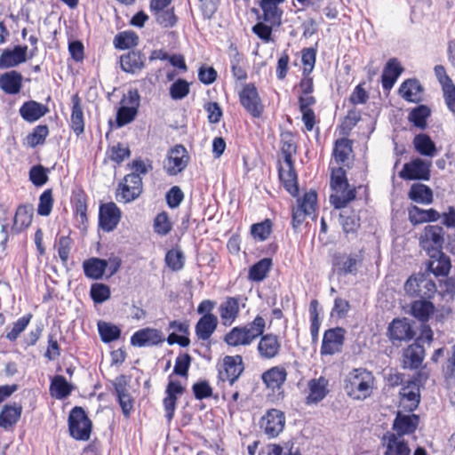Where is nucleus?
Returning <instances> with one entry per match:
<instances>
[{
	"mask_svg": "<svg viewBox=\"0 0 455 455\" xmlns=\"http://www.w3.org/2000/svg\"><path fill=\"white\" fill-rule=\"evenodd\" d=\"M130 171L119 182L116 190V199L119 203H130L142 193V158L137 157L127 164Z\"/></svg>",
	"mask_w": 455,
	"mask_h": 455,
	"instance_id": "obj_1",
	"label": "nucleus"
},
{
	"mask_svg": "<svg viewBox=\"0 0 455 455\" xmlns=\"http://www.w3.org/2000/svg\"><path fill=\"white\" fill-rule=\"evenodd\" d=\"M375 386L373 374L363 368L354 369L349 371L344 380L346 394L355 400H364L369 397Z\"/></svg>",
	"mask_w": 455,
	"mask_h": 455,
	"instance_id": "obj_2",
	"label": "nucleus"
},
{
	"mask_svg": "<svg viewBox=\"0 0 455 455\" xmlns=\"http://www.w3.org/2000/svg\"><path fill=\"white\" fill-rule=\"evenodd\" d=\"M331 188L332 193L330 201L336 209L344 208L355 198V188H350L346 172L342 167L332 168L331 174Z\"/></svg>",
	"mask_w": 455,
	"mask_h": 455,
	"instance_id": "obj_3",
	"label": "nucleus"
},
{
	"mask_svg": "<svg viewBox=\"0 0 455 455\" xmlns=\"http://www.w3.org/2000/svg\"><path fill=\"white\" fill-rule=\"evenodd\" d=\"M266 322L261 316H256L249 324L243 327H234L226 334L224 340L232 347L246 346L263 334Z\"/></svg>",
	"mask_w": 455,
	"mask_h": 455,
	"instance_id": "obj_4",
	"label": "nucleus"
},
{
	"mask_svg": "<svg viewBox=\"0 0 455 455\" xmlns=\"http://www.w3.org/2000/svg\"><path fill=\"white\" fill-rule=\"evenodd\" d=\"M68 431L76 441H88L92 431V422L85 411L79 406L74 407L68 415Z\"/></svg>",
	"mask_w": 455,
	"mask_h": 455,
	"instance_id": "obj_5",
	"label": "nucleus"
},
{
	"mask_svg": "<svg viewBox=\"0 0 455 455\" xmlns=\"http://www.w3.org/2000/svg\"><path fill=\"white\" fill-rule=\"evenodd\" d=\"M404 290L411 296L431 299L436 292L435 283L425 274L411 276L404 284Z\"/></svg>",
	"mask_w": 455,
	"mask_h": 455,
	"instance_id": "obj_6",
	"label": "nucleus"
},
{
	"mask_svg": "<svg viewBox=\"0 0 455 455\" xmlns=\"http://www.w3.org/2000/svg\"><path fill=\"white\" fill-rule=\"evenodd\" d=\"M188 162L189 156L186 148L182 145H176L168 151L164 169L169 175L174 176L185 170Z\"/></svg>",
	"mask_w": 455,
	"mask_h": 455,
	"instance_id": "obj_7",
	"label": "nucleus"
},
{
	"mask_svg": "<svg viewBox=\"0 0 455 455\" xmlns=\"http://www.w3.org/2000/svg\"><path fill=\"white\" fill-rule=\"evenodd\" d=\"M122 218V211L114 202L101 203L99 207V227L104 232L114 231Z\"/></svg>",
	"mask_w": 455,
	"mask_h": 455,
	"instance_id": "obj_8",
	"label": "nucleus"
},
{
	"mask_svg": "<svg viewBox=\"0 0 455 455\" xmlns=\"http://www.w3.org/2000/svg\"><path fill=\"white\" fill-rule=\"evenodd\" d=\"M317 196L315 191H309L301 199H298L297 206L292 209V227L297 228L307 217L315 215Z\"/></svg>",
	"mask_w": 455,
	"mask_h": 455,
	"instance_id": "obj_9",
	"label": "nucleus"
},
{
	"mask_svg": "<svg viewBox=\"0 0 455 455\" xmlns=\"http://www.w3.org/2000/svg\"><path fill=\"white\" fill-rule=\"evenodd\" d=\"M362 261L363 257L360 253H336L332 259V265L339 275H355Z\"/></svg>",
	"mask_w": 455,
	"mask_h": 455,
	"instance_id": "obj_10",
	"label": "nucleus"
},
{
	"mask_svg": "<svg viewBox=\"0 0 455 455\" xmlns=\"http://www.w3.org/2000/svg\"><path fill=\"white\" fill-rule=\"evenodd\" d=\"M431 161L416 158L403 165L399 176L403 180H423L430 178Z\"/></svg>",
	"mask_w": 455,
	"mask_h": 455,
	"instance_id": "obj_11",
	"label": "nucleus"
},
{
	"mask_svg": "<svg viewBox=\"0 0 455 455\" xmlns=\"http://www.w3.org/2000/svg\"><path fill=\"white\" fill-rule=\"evenodd\" d=\"M259 424L264 433L273 438L277 436L283 430L285 417L283 411L276 409H270L261 418Z\"/></svg>",
	"mask_w": 455,
	"mask_h": 455,
	"instance_id": "obj_12",
	"label": "nucleus"
},
{
	"mask_svg": "<svg viewBox=\"0 0 455 455\" xmlns=\"http://www.w3.org/2000/svg\"><path fill=\"white\" fill-rule=\"evenodd\" d=\"M115 388V395L122 409L124 418L129 419L132 411H133L134 400L129 392L127 382L124 376H119L113 382Z\"/></svg>",
	"mask_w": 455,
	"mask_h": 455,
	"instance_id": "obj_13",
	"label": "nucleus"
},
{
	"mask_svg": "<svg viewBox=\"0 0 455 455\" xmlns=\"http://www.w3.org/2000/svg\"><path fill=\"white\" fill-rule=\"evenodd\" d=\"M240 101L243 107L254 117H259L263 112V105L253 84H246L241 91Z\"/></svg>",
	"mask_w": 455,
	"mask_h": 455,
	"instance_id": "obj_14",
	"label": "nucleus"
},
{
	"mask_svg": "<svg viewBox=\"0 0 455 455\" xmlns=\"http://www.w3.org/2000/svg\"><path fill=\"white\" fill-rule=\"evenodd\" d=\"M242 356H226L223 360L222 369L219 371L221 381H228L233 385L243 371Z\"/></svg>",
	"mask_w": 455,
	"mask_h": 455,
	"instance_id": "obj_15",
	"label": "nucleus"
},
{
	"mask_svg": "<svg viewBox=\"0 0 455 455\" xmlns=\"http://www.w3.org/2000/svg\"><path fill=\"white\" fill-rule=\"evenodd\" d=\"M71 114L69 121V128L79 137L85 130V118L83 109L82 99L78 93H75L71 97Z\"/></svg>",
	"mask_w": 455,
	"mask_h": 455,
	"instance_id": "obj_16",
	"label": "nucleus"
},
{
	"mask_svg": "<svg viewBox=\"0 0 455 455\" xmlns=\"http://www.w3.org/2000/svg\"><path fill=\"white\" fill-rule=\"evenodd\" d=\"M345 331L342 328L330 329L324 332L321 353L323 355H334L341 350L344 343Z\"/></svg>",
	"mask_w": 455,
	"mask_h": 455,
	"instance_id": "obj_17",
	"label": "nucleus"
},
{
	"mask_svg": "<svg viewBox=\"0 0 455 455\" xmlns=\"http://www.w3.org/2000/svg\"><path fill=\"white\" fill-rule=\"evenodd\" d=\"M387 336L395 344V341H407L414 337V331L406 318L394 319L387 329Z\"/></svg>",
	"mask_w": 455,
	"mask_h": 455,
	"instance_id": "obj_18",
	"label": "nucleus"
},
{
	"mask_svg": "<svg viewBox=\"0 0 455 455\" xmlns=\"http://www.w3.org/2000/svg\"><path fill=\"white\" fill-rule=\"evenodd\" d=\"M22 410L20 403L4 404L0 411V427L5 431L12 430L20 419Z\"/></svg>",
	"mask_w": 455,
	"mask_h": 455,
	"instance_id": "obj_19",
	"label": "nucleus"
},
{
	"mask_svg": "<svg viewBox=\"0 0 455 455\" xmlns=\"http://www.w3.org/2000/svg\"><path fill=\"white\" fill-rule=\"evenodd\" d=\"M425 358V348L419 342L409 345L402 354V365L404 369H418Z\"/></svg>",
	"mask_w": 455,
	"mask_h": 455,
	"instance_id": "obj_20",
	"label": "nucleus"
},
{
	"mask_svg": "<svg viewBox=\"0 0 455 455\" xmlns=\"http://www.w3.org/2000/svg\"><path fill=\"white\" fill-rule=\"evenodd\" d=\"M28 46L16 45L13 49H5L0 55V68H10L27 60Z\"/></svg>",
	"mask_w": 455,
	"mask_h": 455,
	"instance_id": "obj_21",
	"label": "nucleus"
},
{
	"mask_svg": "<svg viewBox=\"0 0 455 455\" xmlns=\"http://www.w3.org/2000/svg\"><path fill=\"white\" fill-rule=\"evenodd\" d=\"M87 210L88 196L83 188H79L73 193V212L76 220L84 228L89 222Z\"/></svg>",
	"mask_w": 455,
	"mask_h": 455,
	"instance_id": "obj_22",
	"label": "nucleus"
},
{
	"mask_svg": "<svg viewBox=\"0 0 455 455\" xmlns=\"http://www.w3.org/2000/svg\"><path fill=\"white\" fill-rule=\"evenodd\" d=\"M385 455H411V449L403 436L387 433L382 438Z\"/></svg>",
	"mask_w": 455,
	"mask_h": 455,
	"instance_id": "obj_23",
	"label": "nucleus"
},
{
	"mask_svg": "<svg viewBox=\"0 0 455 455\" xmlns=\"http://www.w3.org/2000/svg\"><path fill=\"white\" fill-rule=\"evenodd\" d=\"M48 112L49 108L46 105L33 100L25 101L19 109L20 116L28 123H34L39 120Z\"/></svg>",
	"mask_w": 455,
	"mask_h": 455,
	"instance_id": "obj_24",
	"label": "nucleus"
},
{
	"mask_svg": "<svg viewBox=\"0 0 455 455\" xmlns=\"http://www.w3.org/2000/svg\"><path fill=\"white\" fill-rule=\"evenodd\" d=\"M279 177L285 189L291 195L296 196L299 192L297 174L292 160H283L279 168Z\"/></svg>",
	"mask_w": 455,
	"mask_h": 455,
	"instance_id": "obj_25",
	"label": "nucleus"
},
{
	"mask_svg": "<svg viewBox=\"0 0 455 455\" xmlns=\"http://www.w3.org/2000/svg\"><path fill=\"white\" fill-rule=\"evenodd\" d=\"M419 418L415 414H403L398 412L393 424V429L397 436L410 435L415 432L419 426Z\"/></svg>",
	"mask_w": 455,
	"mask_h": 455,
	"instance_id": "obj_26",
	"label": "nucleus"
},
{
	"mask_svg": "<svg viewBox=\"0 0 455 455\" xmlns=\"http://www.w3.org/2000/svg\"><path fill=\"white\" fill-rule=\"evenodd\" d=\"M22 82V75L16 70L0 75V88L5 94L15 95L20 93L23 86Z\"/></svg>",
	"mask_w": 455,
	"mask_h": 455,
	"instance_id": "obj_27",
	"label": "nucleus"
},
{
	"mask_svg": "<svg viewBox=\"0 0 455 455\" xmlns=\"http://www.w3.org/2000/svg\"><path fill=\"white\" fill-rule=\"evenodd\" d=\"M240 299L237 297H228L219 307V313L221 323L225 326H230L239 314Z\"/></svg>",
	"mask_w": 455,
	"mask_h": 455,
	"instance_id": "obj_28",
	"label": "nucleus"
},
{
	"mask_svg": "<svg viewBox=\"0 0 455 455\" xmlns=\"http://www.w3.org/2000/svg\"><path fill=\"white\" fill-rule=\"evenodd\" d=\"M443 228L439 226H427L420 237V243L423 248L434 251L439 250L443 243Z\"/></svg>",
	"mask_w": 455,
	"mask_h": 455,
	"instance_id": "obj_29",
	"label": "nucleus"
},
{
	"mask_svg": "<svg viewBox=\"0 0 455 455\" xmlns=\"http://www.w3.org/2000/svg\"><path fill=\"white\" fill-rule=\"evenodd\" d=\"M184 387L179 381H170L166 388V397L164 399V406L165 410V417L168 421L173 418L176 408L177 395H181Z\"/></svg>",
	"mask_w": 455,
	"mask_h": 455,
	"instance_id": "obj_30",
	"label": "nucleus"
},
{
	"mask_svg": "<svg viewBox=\"0 0 455 455\" xmlns=\"http://www.w3.org/2000/svg\"><path fill=\"white\" fill-rule=\"evenodd\" d=\"M218 326V318L213 314L204 315L196 323L195 331L197 338L206 340L213 334Z\"/></svg>",
	"mask_w": 455,
	"mask_h": 455,
	"instance_id": "obj_31",
	"label": "nucleus"
},
{
	"mask_svg": "<svg viewBox=\"0 0 455 455\" xmlns=\"http://www.w3.org/2000/svg\"><path fill=\"white\" fill-rule=\"evenodd\" d=\"M280 347L278 338L274 334L263 335L258 344L259 354L264 359H271L276 356Z\"/></svg>",
	"mask_w": 455,
	"mask_h": 455,
	"instance_id": "obj_32",
	"label": "nucleus"
},
{
	"mask_svg": "<svg viewBox=\"0 0 455 455\" xmlns=\"http://www.w3.org/2000/svg\"><path fill=\"white\" fill-rule=\"evenodd\" d=\"M402 399L401 407L408 411H414L419 403V389L414 382L409 383L403 387L400 392Z\"/></svg>",
	"mask_w": 455,
	"mask_h": 455,
	"instance_id": "obj_33",
	"label": "nucleus"
},
{
	"mask_svg": "<svg viewBox=\"0 0 455 455\" xmlns=\"http://www.w3.org/2000/svg\"><path fill=\"white\" fill-rule=\"evenodd\" d=\"M285 0H261V9L263 11L264 20L270 26H279L282 22V11L278 4Z\"/></svg>",
	"mask_w": 455,
	"mask_h": 455,
	"instance_id": "obj_34",
	"label": "nucleus"
},
{
	"mask_svg": "<svg viewBox=\"0 0 455 455\" xmlns=\"http://www.w3.org/2000/svg\"><path fill=\"white\" fill-rule=\"evenodd\" d=\"M423 87L417 79L404 81L400 88L399 94L409 102H419L422 100Z\"/></svg>",
	"mask_w": 455,
	"mask_h": 455,
	"instance_id": "obj_35",
	"label": "nucleus"
},
{
	"mask_svg": "<svg viewBox=\"0 0 455 455\" xmlns=\"http://www.w3.org/2000/svg\"><path fill=\"white\" fill-rule=\"evenodd\" d=\"M84 273L86 277L92 280L101 279L107 270L106 259L90 258L83 262Z\"/></svg>",
	"mask_w": 455,
	"mask_h": 455,
	"instance_id": "obj_36",
	"label": "nucleus"
},
{
	"mask_svg": "<svg viewBox=\"0 0 455 455\" xmlns=\"http://www.w3.org/2000/svg\"><path fill=\"white\" fill-rule=\"evenodd\" d=\"M403 70L402 66L396 59H390L382 73L383 88L386 90L391 89Z\"/></svg>",
	"mask_w": 455,
	"mask_h": 455,
	"instance_id": "obj_37",
	"label": "nucleus"
},
{
	"mask_svg": "<svg viewBox=\"0 0 455 455\" xmlns=\"http://www.w3.org/2000/svg\"><path fill=\"white\" fill-rule=\"evenodd\" d=\"M49 391L52 397L61 400L71 394L73 386L67 381L64 376L55 375L51 379Z\"/></svg>",
	"mask_w": 455,
	"mask_h": 455,
	"instance_id": "obj_38",
	"label": "nucleus"
},
{
	"mask_svg": "<svg viewBox=\"0 0 455 455\" xmlns=\"http://www.w3.org/2000/svg\"><path fill=\"white\" fill-rule=\"evenodd\" d=\"M33 220V208L28 204H20L15 212L12 228L20 232L28 228Z\"/></svg>",
	"mask_w": 455,
	"mask_h": 455,
	"instance_id": "obj_39",
	"label": "nucleus"
},
{
	"mask_svg": "<svg viewBox=\"0 0 455 455\" xmlns=\"http://www.w3.org/2000/svg\"><path fill=\"white\" fill-rule=\"evenodd\" d=\"M122 69L126 73H140L142 68V54L140 51H130L120 58Z\"/></svg>",
	"mask_w": 455,
	"mask_h": 455,
	"instance_id": "obj_40",
	"label": "nucleus"
},
{
	"mask_svg": "<svg viewBox=\"0 0 455 455\" xmlns=\"http://www.w3.org/2000/svg\"><path fill=\"white\" fill-rule=\"evenodd\" d=\"M408 196L413 202L422 204H430L434 198L432 189L422 183L412 184Z\"/></svg>",
	"mask_w": 455,
	"mask_h": 455,
	"instance_id": "obj_41",
	"label": "nucleus"
},
{
	"mask_svg": "<svg viewBox=\"0 0 455 455\" xmlns=\"http://www.w3.org/2000/svg\"><path fill=\"white\" fill-rule=\"evenodd\" d=\"M428 268L435 275H445L451 268L449 258L439 250L434 251L428 263Z\"/></svg>",
	"mask_w": 455,
	"mask_h": 455,
	"instance_id": "obj_42",
	"label": "nucleus"
},
{
	"mask_svg": "<svg viewBox=\"0 0 455 455\" xmlns=\"http://www.w3.org/2000/svg\"><path fill=\"white\" fill-rule=\"evenodd\" d=\"M428 299H421L411 303L410 313L418 320L425 323L434 313L435 307Z\"/></svg>",
	"mask_w": 455,
	"mask_h": 455,
	"instance_id": "obj_43",
	"label": "nucleus"
},
{
	"mask_svg": "<svg viewBox=\"0 0 455 455\" xmlns=\"http://www.w3.org/2000/svg\"><path fill=\"white\" fill-rule=\"evenodd\" d=\"M140 43L139 36L132 30H125L117 33L114 39L113 44L116 49L127 50L137 46Z\"/></svg>",
	"mask_w": 455,
	"mask_h": 455,
	"instance_id": "obj_44",
	"label": "nucleus"
},
{
	"mask_svg": "<svg viewBox=\"0 0 455 455\" xmlns=\"http://www.w3.org/2000/svg\"><path fill=\"white\" fill-rule=\"evenodd\" d=\"M286 377L287 372L282 367H273L262 375L265 384L273 390L279 388L286 380Z\"/></svg>",
	"mask_w": 455,
	"mask_h": 455,
	"instance_id": "obj_45",
	"label": "nucleus"
},
{
	"mask_svg": "<svg viewBox=\"0 0 455 455\" xmlns=\"http://www.w3.org/2000/svg\"><path fill=\"white\" fill-rule=\"evenodd\" d=\"M328 381L324 378L312 379L308 383L309 395L307 397V403H318L327 395Z\"/></svg>",
	"mask_w": 455,
	"mask_h": 455,
	"instance_id": "obj_46",
	"label": "nucleus"
},
{
	"mask_svg": "<svg viewBox=\"0 0 455 455\" xmlns=\"http://www.w3.org/2000/svg\"><path fill=\"white\" fill-rule=\"evenodd\" d=\"M352 154L351 141L347 139L338 140L333 149V157L339 164L347 165Z\"/></svg>",
	"mask_w": 455,
	"mask_h": 455,
	"instance_id": "obj_47",
	"label": "nucleus"
},
{
	"mask_svg": "<svg viewBox=\"0 0 455 455\" xmlns=\"http://www.w3.org/2000/svg\"><path fill=\"white\" fill-rule=\"evenodd\" d=\"M32 317L33 315L31 313L26 314L20 317L15 323H13L12 328L7 327L5 329V338L11 342L16 341L20 335L28 327Z\"/></svg>",
	"mask_w": 455,
	"mask_h": 455,
	"instance_id": "obj_48",
	"label": "nucleus"
},
{
	"mask_svg": "<svg viewBox=\"0 0 455 455\" xmlns=\"http://www.w3.org/2000/svg\"><path fill=\"white\" fill-rule=\"evenodd\" d=\"M130 156L131 150L129 147L121 142L108 147L106 152V157L116 165H121V164Z\"/></svg>",
	"mask_w": 455,
	"mask_h": 455,
	"instance_id": "obj_49",
	"label": "nucleus"
},
{
	"mask_svg": "<svg viewBox=\"0 0 455 455\" xmlns=\"http://www.w3.org/2000/svg\"><path fill=\"white\" fill-rule=\"evenodd\" d=\"M415 149L422 156L432 157L436 153L433 140L427 134H419L413 140Z\"/></svg>",
	"mask_w": 455,
	"mask_h": 455,
	"instance_id": "obj_50",
	"label": "nucleus"
},
{
	"mask_svg": "<svg viewBox=\"0 0 455 455\" xmlns=\"http://www.w3.org/2000/svg\"><path fill=\"white\" fill-rule=\"evenodd\" d=\"M49 135V127L47 124H39L33 128L32 132H29L26 140L30 148H36L39 145H43L45 142L46 138Z\"/></svg>",
	"mask_w": 455,
	"mask_h": 455,
	"instance_id": "obj_51",
	"label": "nucleus"
},
{
	"mask_svg": "<svg viewBox=\"0 0 455 455\" xmlns=\"http://www.w3.org/2000/svg\"><path fill=\"white\" fill-rule=\"evenodd\" d=\"M98 331L100 339L104 343H109L116 340L121 335V331L116 325L104 321H100L98 323Z\"/></svg>",
	"mask_w": 455,
	"mask_h": 455,
	"instance_id": "obj_52",
	"label": "nucleus"
},
{
	"mask_svg": "<svg viewBox=\"0 0 455 455\" xmlns=\"http://www.w3.org/2000/svg\"><path fill=\"white\" fill-rule=\"evenodd\" d=\"M54 246L57 249L58 255L62 264L66 265L70 257V252L73 246V239L69 235H60L57 238Z\"/></svg>",
	"mask_w": 455,
	"mask_h": 455,
	"instance_id": "obj_53",
	"label": "nucleus"
},
{
	"mask_svg": "<svg viewBox=\"0 0 455 455\" xmlns=\"http://www.w3.org/2000/svg\"><path fill=\"white\" fill-rule=\"evenodd\" d=\"M272 261L270 259L265 258L260 259L259 262L251 267L249 270V279L260 282L267 276V272L270 269Z\"/></svg>",
	"mask_w": 455,
	"mask_h": 455,
	"instance_id": "obj_54",
	"label": "nucleus"
},
{
	"mask_svg": "<svg viewBox=\"0 0 455 455\" xmlns=\"http://www.w3.org/2000/svg\"><path fill=\"white\" fill-rule=\"evenodd\" d=\"M49 169L42 164L33 165L28 172L30 182L36 188L43 187L49 180Z\"/></svg>",
	"mask_w": 455,
	"mask_h": 455,
	"instance_id": "obj_55",
	"label": "nucleus"
},
{
	"mask_svg": "<svg viewBox=\"0 0 455 455\" xmlns=\"http://www.w3.org/2000/svg\"><path fill=\"white\" fill-rule=\"evenodd\" d=\"M53 205V190L52 188H47L39 196L37 214L44 217L49 216L52 211Z\"/></svg>",
	"mask_w": 455,
	"mask_h": 455,
	"instance_id": "obj_56",
	"label": "nucleus"
},
{
	"mask_svg": "<svg viewBox=\"0 0 455 455\" xmlns=\"http://www.w3.org/2000/svg\"><path fill=\"white\" fill-rule=\"evenodd\" d=\"M430 116V109L420 105L413 108L409 114V120L417 127L425 129L427 126V118Z\"/></svg>",
	"mask_w": 455,
	"mask_h": 455,
	"instance_id": "obj_57",
	"label": "nucleus"
},
{
	"mask_svg": "<svg viewBox=\"0 0 455 455\" xmlns=\"http://www.w3.org/2000/svg\"><path fill=\"white\" fill-rule=\"evenodd\" d=\"M138 114V109L134 106H122L118 108L116 116L117 127H123L132 123Z\"/></svg>",
	"mask_w": 455,
	"mask_h": 455,
	"instance_id": "obj_58",
	"label": "nucleus"
},
{
	"mask_svg": "<svg viewBox=\"0 0 455 455\" xmlns=\"http://www.w3.org/2000/svg\"><path fill=\"white\" fill-rule=\"evenodd\" d=\"M111 291L108 285L101 283H94L90 289V296L94 303L101 304L110 298Z\"/></svg>",
	"mask_w": 455,
	"mask_h": 455,
	"instance_id": "obj_59",
	"label": "nucleus"
},
{
	"mask_svg": "<svg viewBox=\"0 0 455 455\" xmlns=\"http://www.w3.org/2000/svg\"><path fill=\"white\" fill-rule=\"evenodd\" d=\"M282 154L283 160H292L291 156L296 153L297 147L294 141V136L291 132L281 133Z\"/></svg>",
	"mask_w": 455,
	"mask_h": 455,
	"instance_id": "obj_60",
	"label": "nucleus"
},
{
	"mask_svg": "<svg viewBox=\"0 0 455 455\" xmlns=\"http://www.w3.org/2000/svg\"><path fill=\"white\" fill-rule=\"evenodd\" d=\"M165 262L172 271H179L184 267L185 256L180 250L172 249L166 253Z\"/></svg>",
	"mask_w": 455,
	"mask_h": 455,
	"instance_id": "obj_61",
	"label": "nucleus"
},
{
	"mask_svg": "<svg viewBox=\"0 0 455 455\" xmlns=\"http://www.w3.org/2000/svg\"><path fill=\"white\" fill-rule=\"evenodd\" d=\"M172 224L167 212L158 213L154 220V231L160 235H166L171 232Z\"/></svg>",
	"mask_w": 455,
	"mask_h": 455,
	"instance_id": "obj_62",
	"label": "nucleus"
},
{
	"mask_svg": "<svg viewBox=\"0 0 455 455\" xmlns=\"http://www.w3.org/2000/svg\"><path fill=\"white\" fill-rule=\"evenodd\" d=\"M189 84L184 79H178L170 87V95L173 100H182L189 93Z\"/></svg>",
	"mask_w": 455,
	"mask_h": 455,
	"instance_id": "obj_63",
	"label": "nucleus"
},
{
	"mask_svg": "<svg viewBox=\"0 0 455 455\" xmlns=\"http://www.w3.org/2000/svg\"><path fill=\"white\" fill-rule=\"evenodd\" d=\"M444 356L442 371L446 378H451L455 374V346L447 350Z\"/></svg>",
	"mask_w": 455,
	"mask_h": 455,
	"instance_id": "obj_64",
	"label": "nucleus"
}]
</instances>
